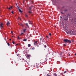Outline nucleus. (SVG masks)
Instances as JSON below:
<instances>
[{
  "mask_svg": "<svg viewBox=\"0 0 76 76\" xmlns=\"http://www.w3.org/2000/svg\"><path fill=\"white\" fill-rule=\"evenodd\" d=\"M64 41L65 42H68V39H64Z\"/></svg>",
  "mask_w": 76,
  "mask_h": 76,
  "instance_id": "nucleus-1",
  "label": "nucleus"
},
{
  "mask_svg": "<svg viewBox=\"0 0 76 76\" xmlns=\"http://www.w3.org/2000/svg\"><path fill=\"white\" fill-rule=\"evenodd\" d=\"M60 13L61 14H62V15H64V13H63V12H61Z\"/></svg>",
  "mask_w": 76,
  "mask_h": 76,
  "instance_id": "nucleus-21",
  "label": "nucleus"
},
{
  "mask_svg": "<svg viewBox=\"0 0 76 76\" xmlns=\"http://www.w3.org/2000/svg\"><path fill=\"white\" fill-rule=\"evenodd\" d=\"M37 47H39V45H37Z\"/></svg>",
  "mask_w": 76,
  "mask_h": 76,
  "instance_id": "nucleus-41",
  "label": "nucleus"
},
{
  "mask_svg": "<svg viewBox=\"0 0 76 76\" xmlns=\"http://www.w3.org/2000/svg\"><path fill=\"white\" fill-rule=\"evenodd\" d=\"M61 19H62V17H60Z\"/></svg>",
  "mask_w": 76,
  "mask_h": 76,
  "instance_id": "nucleus-35",
  "label": "nucleus"
},
{
  "mask_svg": "<svg viewBox=\"0 0 76 76\" xmlns=\"http://www.w3.org/2000/svg\"><path fill=\"white\" fill-rule=\"evenodd\" d=\"M66 72H67V71H65L64 72V73H66Z\"/></svg>",
  "mask_w": 76,
  "mask_h": 76,
  "instance_id": "nucleus-29",
  "label": "nucleus"
},
{
  "mask_svg": "<svg viewBox=\"0 0 76 76\" xmlns=\"http://www.w3.org/2000/svg\"><path fill=\"white\" fill-rule=\"evenodd\" d=\"M22 34H23V33H22L21 34H20V35H22Z\"/></svg>",
  "mask_w": 76,
  "mask_h": 76,
  "instance_id": "nucleus-33",
  "label": "nucleus"
},
{
  "mask_svg": "<svg viewBox=\"0 0 76 76\" xmlns=\"http://www.w3.org/2000/svg\"><path fill=\"white\" fill-rule=\"evenodd\" d=\"M73 41H72V42H73Z\"/></svg>",
  "mask_w": 76,
  "mask_h": 76,
  "instance_id": "nucleus-46",
  "label": "nucleus"
},
{
  "mask_svg": "<svg viewBox=\"0 0 76 76\" xmlns=\"http://www.w3.org/2000/svg\"><path fill=\"white\" fill-rule=\"evenodd\" d=\"M26 29H25L23 30V32H25V31H26Z\"/></svg>",
  "mask_w": 76,
  "mask_h": 76,
  "instance_id": "nucleus-12",
  "label": "nucleus"
},
{
  "mask_svg": "<svg viewBox=\"0 0 76 76\" xmlns=\"http://www.w3.org/2000/svg\"><path fill=\"white\" fill-rule=\"evenodd\" d=\"M26 26H28V23H26Z\"/></svg>",
  "mask_w": 76,
  "mask_h": 76,
  "instance_id": "nucleus-22",
  "label": "nucleus"
},
{
  "mask_svg": "<svg viewBox=\"0 0 76 76\" xmlns=\"http://www.w3.org/2000/svg\"><path fill=\"white\" fill-rule=\"evenodd\" d=\"M75 56H76V53L75 54Z\"/></svg>",
  "mask_w": 76,
  "mask_h": 76,
  "instance_id": "nucleus-43",
  "label": "nucleus"
},
{
  "mask_svg": "<svg viewBox=\"0 0 76 76\" xmlns=\"http://www.w3.org/2000/svg\"><path fill=\"white\" fill-rule=\"evenodd\" d=\"M7 44L8 45V46H10V44L9 43H7Z\"/></svg>",
  "mask_w": 76,
  "mask_h": 76,
  "instance_id": "nucleus-19",
  "label": "nucleus"
},
{
  "mask_svg": "<svg viewBox=\"0 0 76 76\" xmlns=\"http://www.w3.org/2000/svg\"><path fill=\"white\" fill-rule=\"evenodd\" d=\"M28 13H30V14H31V13H32V12H31V11H29Z\"/></svg>",
  "mask_w": 76,
  "mask_h": 76,
  "instance_id": "nucleus-13",
  "label": "nucleus"
},
{
  "mask_svg": "<svg viewBox=\"0 0 76 76\" xmlns=\"http://www.w3.org/2000/svg\"><path fill=\"white\" fill-rule=\"evenodd\" d=\"M34 48H32V50H34Z\"/></svg>",
  "mask_w": 76,
  "mask_h": 76,
  "instance_id": "nucleus-38",
  "label": "nucleus"
},
{
  "mask_svg": "<svg viewBox=\"0 0 76 76\" xmlns=\"http://www.w3.org/2000/svg\"><path fill=\"white\" fill-rule=\"evenodd\" d=\"M10 41H12V39H10Z\"/></svg>",
  "mask_w": 76,
  "mask_h": 76,
  "instance_id": "nucleus-37",
  "label": "nucleus"
},
{
  "mask_svg": "<svg viewBox=\"0 0 76 76\" xmlns=\"http://www.w3.org/2000/svg\"><path fill=\"white\" fill-rule=\"evenodd\" d=\"M25 16L26 17V18H28V16L26 14H25Z\"/></svg>",
  "mask_w": 76,
  "mask_h": 76,
  "instance_id": "nucleus-11",
  "label": "nucleus"
},
{
  "mask_svg": "<svg viewBox=\"0 0 76 76\" xmlns=\"http://www.w3.org/2000/svg\"><path fill=\"white\" fill-rule=\"evenodd\" d=\"M25 0H23V1H25Z\"/></svg>",
  "mask_w": 76,
  "mask_h": 76,
  "instance_id": "nucleus-44",
  "label": "nucleus"
},
{
  "mask_svg": "<svg viewBox=\"0 0 76 76\" xmlns=\"http://www.w3.org/2000/svg\"><path fill=\"white\" fill-rule=\"evenodd\" d=\"M20 19V20H21V19Z\"/></svg>",
  "mask_w": 76,
  "mask_h": 76,
  "instance_id": "nucleus-47",
  "label": "nucleus"
},
{
  "mask_svg": "<svg viewBox=\"0 0 76 76\" xmlns=\"http://www.w3.org/2000/svg\"><path fill=\"white\" fill-rule=\"evenodd\" d=\"M45 60H45V61H47V59L46 58L45 59Z\"/></svg>",
  "mask_w": 76,
  "mask_h": 76,
  "instance_id": "nucleus-34",
  "label": "nucleus"
},
{
  "mask_svg": "<svg viewBox=\"0 0 76 76\" xmlns=\"http://www.w3.org/2000/svg\"><path fill=\"white\" fill-rule=\"evenodd\" d=\"M42 38L40 39V41H41V40H42Z\"/></svg>",
  "mask_w": 76,
  "mask_h": 76,
  "instance_id": "nucleus-27",
  "label": "nucleus"
},
{
  "mask_svg": "<svg viewBox=\"0 0 76 76\" xmlns=\"http://www.w3.org/2000/svg\"><path fill=\"white\" fill-rule=\"evenodd\" d=\"M68 42H69V43H71V40H68Z\"/></svg>",
  "mask_w": 76,
  "mask_h": 76,
  "instance_id": "nucleus-10",
  "label": "nucleus"
},
{
  "mask_svg": "<svg viewBox=\"0 0 76 76\" xmlns=\"http://www.w3.org/2000/svg\"><path fill=\"white\" fill-rule=\"evenodd\" d=\"M28 47H31V44H28Z\"/></svg>",
  "mask_w": 76,
  "mask_h": 76,
  "instance_id": "nucleus-15",
  "label": "nucleus"
},
{
  "mask_svg": "<svg viewBox=\"0 0 76 76\" xmlns=\"http://www.w3.org/2000/svg\"><path fill=\"white\" fill-rule=\"evenodd\" d=\"M69 56H70V54H69Z\"/></svg>",
  "mask_w": 76,
  "mask_h": 76,
  "instance_id": "nucleus-45",
  "label": "nucleus"
},
{
  "mask_svg": "<svg viewBox=\"0 0 76 76\" xmlns=\"http://www.w3.org/2000/svg\"><path fill=\"white\" fill-rule=\"evenodd\" d=\"M44 47H45V48H47V46H46V45H44Z\"/></svg>",
  "mask_w": 76,
  "mask_h": 76,
  "instance_id": "nucleus-24",
  "label": "nucleus"
},
{
  "mask_svg": "<svg viewBox=\"0 0 76 76\" xmlns=\"http://www.w3.org/2000/svg\"><path fill=\"white\" fill-rule=\"evenodd\" d=\"M49 35L50 36H51V33H49Z\"/></svg>",
  "mask_w": 76,
  "mask_h": 76,
  "instance_id": "nucleus-26",
  "label": "nucleus"
},
{
  "mask_svg": "<svg viewBox=\"0 0 76 76\" xmlns=\"http://www.w3.org/2000/svg\"><path fill=\"white\" fill-rule=\"evenodd\" d=\"M44 39H43L42 40V42H44Z\"/></svg>",
  "mask_w": 76,
  "mask_h": 76,
  "instance_id": "nucleus-20",
  "label": "nucleus"
},
{
  "mask_svg": "<svg viewBox=\"0 0 76 76\" xmlns=\"http://www.w3.org/2000/svg\"><path fill=\"white\" fill-rule=\"evenodd\" d=\"M28 9L29 10H31V9H32V7H29Z\"/></svg>",
  "mask_w": 76,
  "mask_h": 76,
  "instance_id": "nucleus-7",
  "label": "nucleus"
},
{
  "mask_svg": "<svg viewBox=\"0 0 76 76\" xmlns=\"http://www.w3.org/2000/svg\"><path fill=\"white\" fill-rule=\"evenodd\" d=\"M47 76H50V75L48 74H47Z\"/></svg>",
  "mask_w": 76,
  "mask_h": 76,
  "instance_id": "nucleus-30",
  "label": "nucleus"
},
{
  "mask_svg": "<svg viewBox=\"0 0 76 76\" xmlns=\"http://www.w3.org/2000/svg\"><path fill=\"white\" fill-rule=\"evenodd\" d=\"M18 39H20V38H19V36H18Z\"/></svg>",
  "mask_w": 76,
  "mask_h": 76,
  "instance_id": "nucleus-25",
  "label": "nucleus"
},
{
  "mask_svg": "<svg viewBox=\"0 0 76 76\" xmlns=\"http://www.w3.org/2000/svg\"><path fill=\"white\" fill-rule=\"evenodd\" d=\"M17 7H18V6H17Z\"/></svg>",
  "mask_w": 76,
  "mask_h": 76,
  "instance_id": "nucleus-48",
  "label": "nucleus"
},
{
  "mask_svg": "<svg viewBox=\"0 0 76 76\" xmlns=\"http://www.w3.org/2000/svg\"><path fill=\"white\" fill-rule=\"evenodd\" d=\"M46 37H47V38H49V37H48V36H46Z\"/></svg>",
  "mask_w": 76,
  "mask_h": 76,
  "instance_id": "nucleus-28",
  "label": "nucleus"
},
{
  "mask_svg": "<svg viewBox=\"0 0 76 76\" xmlns=\"http://www.w3.org/2000/svg\"><path fill=\"white\" fill-rule=\"evenodd\" d=\"M11 34H13V32H12V31H11Z\"/></svg>",
  "mask_w": 76,
  "mask_h": 76,
  "instance_id": "nucleus-36",
  "label": "nucleus"
},
{
  "mask_svg": "<svg viewBox=\"0 0 76 76\" xmlns=\"http://www.w3.org/2000/svg\"><path fill=\"white\" fill-rule=\"evenodd\" d=\"M7 9H9V10H11V9H10V7H7Z\"/></svg>",
  "mask_w": 76,
  "mask_h": 76,
  "instance_id": "nucleus-17",
  "label": "nucleus"
},
{
  "mask_svg": "<svg viewBox=\"0 0 76 76\" xmlns=\"http://www.w3.org/2000/svg\"><path fill=\"white\" fill-rule=\"evenodd\" d=\"M53 76H57V75L56 74L54 73L53 74Z\"/></svg>",
  "mask_w": 76,
  "mask_h": 76,
  "instance_id": "nucleus-16",
  "label": "nucleus"
},
{
  "mask_svg": "<svg viewBox=\"0 0 76 76\" xmlns=\"http://www.w3.org/2000/svg\"><path fill=\"white\" fill-rule=\"evenodd\" d=\"M7 26H9L10 25V23H9V22L8 21L7 23Z\"/></svg>",
  "mask_w": 76,
  "mask_h": 76,
  "instance_id": "nucleus-6",
  "label": "nucleus"
},
{
  "mask_svg": "<svg viewBox=\"0 0 76 76\" xmlns=\"http://www.w3.org/2000/svg\"><path fill=\"white\" fill-rule=\"evenodd\" d=\"M69 33L70 34V33H73V31H69Z\"/></svg>",
  "mask_w": 76,
  "mask_h": 76,
  "instance_id": "nucleus-18",
  "label": "nucleus"
},
{
  "mask_svg": "<svg viewBox=\"0 0 76 76\" xmlns=\"http://www.w3.org/2000/svg\"><path fill=\"white\" fill-rule=\"evenodd\" d=\"M23 41H27V39H23Z\"/></svg>",
  "mask_w": 76,
  "mask_h": 76,
  "instance_id": "nucleus-14",
  "label": "nucleus"
},
{
  "mask_svg": "<svg viewBox=\"0 0 76 76\" xmlns=\"http://www.w3.org/2000/svg\"><path fill=\"white\" fill-rule=\"evenodd\" d=\"M11 13H12V14H13V11H12Z\"/></svg>",
  "mask_w": 76,
  "mask_h": 76,
  "instance_id": "nucleus-32",
  "label": "nucleus"
},
{
  "mask_svg": "<svg viewBox=\"0 0 76 76\" xmlns=\"http://www.w3.org/2000/svg\"><path fill=\"white\" fill-rule=\"evenodd\" d=\"M12 43L13 44H15V42H14V41H13Z\"/></svg>",
  "mask_w": 76,
  "mask_h": 76,
  "instance_id": "nucleus-23",
  "label": "nucleus"
},
{
  "mask_svg": "<svg viewBox=\"0 0 76 76\" xmlns=\"http://www.w3.org/2000/svg\"><path fill=\"white\" fill-rule=\"evenodd\" d=\"M28 22H29V24H31V25H32V23H31V22L29 20L28 21Z\"/></svg>",
  "mask_w": 76,
  "mask_h": 76,
  "instance_id": "nucleus-9",
  "label": "nucleus"
},
{
  "mask_svg": "<svg viewBox=\"0 0 76 76\" xmlns=\"http://www.w3.org/2000/svg\"><path fill=\"white\" fill-rule=\"evenodd\" d=\"M20 25H21V26H23V24H20Z\"/></svg>",
  "mask_w": 76,
  "mask_h": 76,
  "instance_id": "nucleus-31",
  "label": "nucleus"
},
{
  "mask_svg": "<svg viewBox=\"0 0 76 76\" xmlns=\"http://www.w3.org/2000/svg\"><path fill=\"white\" fill-rule=\"evenodd\" d=\"M27 57L28 59H29L30 58V57H31V55H28L27 56Z\"/></svg>",
  "mask_w": 76,
  "mask_h": 76,
  "instance_id": "nucleus-2",
  "label": "nucleus"
},
{
  "mask_svg": "<svg viewBox=\"0 0 76 76\" xmlns=\"http://www.w3.org/2000/svg\"><path fill=\"white\" fill-rule=\"evenodd\" d=\"M12 37H13L12 36Z\"/></svg>",
  "mask_w": 76,
  "mask_h": 76,
  "instance_id": "nucleus-49",
  "label": "nucleus"
},
{
  "mask_svg": "<svg viewBox=\"0 0 76 76\" xmlns=\"http://www.w3.org/2000/svg\"><path fill=\"white\" fill-rule=\"evenodd\" d=\"M66 31V34H67L68 35L69 34H70V31H68L69 32H67V31Z\"/></svg>",
  "mask_w": 76,
  "mask_h": 76,
  "instance_id": "nucleus-8",
  "label": "nucleus"
},
{
  "mask_svg": "<svg viewBox=\"0 0 76 76\" xmlns=\"http://www.w3.org/2000/svg\"><path fill=\"white\" fill-rule=\"evenodd\" d=\"M19 8L18 7V10H19L20 13H22V10H20V9H19Z\"/></svg>",
  "mask_w": 76,
  "mask_h": 76,
  "instance_id": "nucleus-3",
  "label": "nucleus"
},
{
  "mask_svg": "<svg viewBox=\"0 0 76 76\" xmlns=\"http://www.w3.org/2000/svg\"><path fill=\"white\" fill-rule=\"evenodd\" d=\"M30 37H32V36H31V35L30 36Z\"/></svg>",
  "mask_w": 76,
  "mask_h": 76,
  "instance_id": "nucleus-40",
  "label": "nucleus"
},
{
  "mask_svg": "<svg viewBox=\"0 0 76 76\" xmlns=\"http://www.w3.org/2000/svg\"><path fill=\"white\" fill-rule=\"evenodd\" d=\"M16 45H18V44H16Z\"/></svg>",
  "mask_w": 76,
  "mask_h": 76,
  "instance_id": "nucleus-39",
  "label": "nucleus"
},
{
  "mask_svg": "<svg viewBox=\"0 0 76 76\" xmlns=\"http://www.w3.org/2000/svg\"><path fill=\"white\" fill-rule=\"evenodd\" d=\"M12 6L11 7V8H12Z\"/></svg>",
  "mask_w": 76,
  "mask_h": 76,
  "instance_id": "nucleus-42",
  "label": "nucleus"
},
{
  "mask_svg": "<svg viewBox=\"0 0 76 76\" xmlns=\"http://www.w3.org/2000/svg\"><path fill=\"white\" fill-rule=\"evenodd\" d=\"M37 42H38L37 41H36L35 42H34V45H37V44H38V43H37Z\"/></svg>",
  "mask_w": 76,
  "mask_h": 76,
  "instance_id": "nucleus-5",
  "label": "nucleus"
},
{
  "mask_svg": "<svg viewBox=\"0 0 76 76\" xmlns=\"http://www.w3.org/2000/svg\"><path fill=\"white\" fill-rule=\"evenodd\" d=\"M3 25H4L3 23H1L0 24V27L1 28H3Z\"/></svg>",
  "mask_w": 76,
  "mask_h": 76,
  "instance_id": "nucleus-4",
  "label": "nucleus"
}]
</instances>
